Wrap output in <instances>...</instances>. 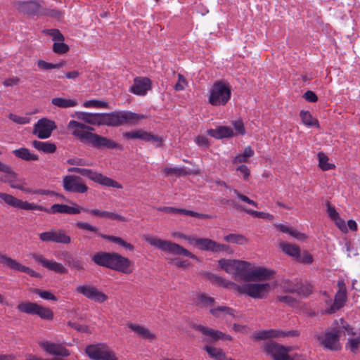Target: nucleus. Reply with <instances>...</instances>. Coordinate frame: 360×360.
I'll return each mask as SVG.
<instances>
[{"mask_svg":"<svg viewBox=\"0 0 360 360\" xmlns=\"http://www.w3.org/2000/svg\"><path fill=\"white\" fill-rule=\"evenodd\" d=\"M122 136L127 139H141L146 142H152L156 147L162 146L163 141L161 137L145 131L142 129L126 131L122 134Z\"/></svg>","mask_w":360,"mask_h":360,"instance_id":"obj_17","label":"nucleus"},{"mask_svg":"<svg viewBox=\"0 0 360 360\" xmlns=\"http://www.w3.org/2000/svg\"><path fill=\"white\" fill-rule=\"evenodd\" d=\"M13 155L21 160L25 161L38 160L39 156L36 154L32 153L27 148H20L13 150Z\"/></svg>","mask_w":360,"mask_h":360,"instance_id":"obj_35","label":"nucleus"},{"mask_svg":"<svg viewBox=\"0 0 360 360\" xmlns=\"http://www.w3.org/2000/svg\"><path fill=\"white\" fill-rule=\"evenodd\" d=\"M303 98L308 102L314 103L318 101V97L316 94L310 90L307 91L304 95Z\"/></svg>","mask_w":360,"mask_h":360,"instance_id":"obj_64","label":"nucleus"},{"mask_svg":"<svg viewBox=\"0 0 360 360\" xmlns=\"http://www.w3.org/2000/svg\"><path fill=\"white\" fill-rule=\"evenodd\" d=\"M70 48L68 44L63 41L54 42L53 45V51L57 54H64L69 51Z\"/></svg>","mask_w":360,"mask_h":360,"instance_id":"obj_54","label":"nucleus"},{"mask_svg":"<svg viewBox=\"0 0 360 360\" xmlns=\"http://www.w3.org/2000/svg\"><path fill=\"white\" fill-rule=\"evenodd\" d=\"M56 127L57 126L53 120L45 117L41 118L34 124L32 134L41 139H48Z\"/></svg>","mask_w":360,"mask_h":360,"instance_id":"obj_13","label":"nucleus"},{"mask_svg":"<svg viewBox=\"0 0 360 360\" xmlns=\"http://www.w3.org/2000/svg\"><path fill=\"white\" fill-rule=\"evenodd\" d=\"M39 347L47 354L53 356L68 357L70 352L61 343L43 341L39 343Z\"/></svg>","mask_w":360,"mask_h":360,"instance_id":"obj_20","label":"nucleus"},{"mask_svg":"<svg viewBox=\"0 0 360 360\" xmlns=\"http://www.w3.org/2000/svg\"><path fill=\"white\" fill-rule=\"evenodd\" d=\"M279 228V230L283 233H288L293 238L300 240H304L307 238V236L305 233H301L295 230L292 226H277Z\"/></svg>","mask_w":360,"mask_h":360,"instance_id":"obj_45","label":"nucleus"},{"mask_svg":"<svg viewBox=\"0 0 360 360\" xmlns=\"http://www.w3.org/2000/svg\"><path fill=\"white\" fill-rule=\"evenodd\" d=\"M151 89V81L148 77H137L134 80L130 91L136 95L144 96Z\"/></svg>","mask_w":360,"mask_h":360,"instance_id":"obj_25","label":"nucleus"},{"mask_svg":"<svg viewBox=\"0 0 360 360\" xmlns=\"http://www.w3.org/2000/svg\"><path fill=\"white\" fill-rule=\"evenodd\" d=\"M246 212L253 217L264 219L269 222L272 221L274 219V216L269 213L257 212L252 210H247Z\"/></svg>","mask_w":360,"mask_h":360,"instance_id":"obj_53","label":"nucleus"},{"mask_svg":"<svg viewBox=\"0 0 360 360\" xmlns=\"http://www.w3.org/2000/svg\"><path fill=\"white\" fill-rule=\"evenodd\" d=\"M78 174L83 176H86L101 185L120 189L122 188V186L117 181L89 169L79 167Z\"/></svg>","mask_w":360,"mask_h":360,"instance_id":"obj_11","label":"nucleus"},{"mask_svg":"<svg viewBox=\"0 0 360 360\" xmlns=\"http://www.w3.org/2000/svg\"><path fill=\"white\" fill-rule=\"evenodd\" d=\"M32 146L37 150L45 153H53L57 148L56 144L53 143L42 142L37 140L32 141Z\"/></svg>","mask_w":360,"mask_h":360,"instance_id":"obj_36","label":"nucleus"},{"mask_svg":"<svg viewBox=\"0 0 360 360\" xmlns=\"http://www.w3.org/2000/svg\"><path fill=\"white\" fill-rule=\"evenodd\" d=\"M87 212H89L91 216L96 217L98 218L110 219L112 220H116L117 222L127 221L125 217L114 212L101 211L96 209L87 210Z\"/></svg>","mask_w":360,"mask_h":360,"instance_id":"obj_30","label":"nucleus"},{"mask_svg":"<svg viewBox=\"0 0 360 360\" xmlns=\"http://www.w3.org/2000/svg\"><path fill=\"white\" fill-rule=\"evenodd\" d=\"M17 309L21 313L36 315L45 321H51L54 318V313L50 308L40 305L37 302H21L18 304Z\"/></svg>","mask_w":360,"mask_h":360,"instance_id":"obj_6","label":"nucleus"},{"mask_svg":"<svg viewBox=\"0 0 360 360\" xmlns=\"http://www.w3.org/2000/svg\"><path fill=\"white\" fill-rule=\"evenodd\" d=\"M40 239L45 242H56L68 244L70 242V238L60 231H49L40 234Z\"/></svg>","mask_w":360,"mask_h":360,"instance_id":"obj_26","label":"nucleus"},{"mask_svg":"<svg viewBox=\"0 0 360 360\" xmlns=\"http://www.w3.org/2000/svg\"><path fill=\"white\" fill-rule=\"evenodd\" d=\"M33 293L38 295L41 298L46 300L57 301V297L49 291L43 290L39 288L32 290Z\"/></svg>","mask_w":360,"mask_h":360,"instance_id":"obj_50","label":"nucleus"},{"mask_svg":"<svg viewBox=\"0 0 360 360\" xmlns=\"http://www.w3.org/2000/svg\"><path fill=\"white\" fill-rule=\"evenodd\" d=\"M340 328L347 335L354 336L356 334L354 328L345 321L344 319H340Z\"/></svg>","mask_w":360,"mask_h":360,"instance_id":"obj_51","label":"nucleus"},{"mask_svg":"<svg viewBox=\"0 0 360 360\" xmlns=\"http://www.w3.org/2000/svg\"><path fill=\"white\" fill-rule=\"evenodd\" d=\"M337 285L338 290L335 295L333 306L327 311L328 314L339 311L345 305L347 300V287L344 280H338Z\"/></svg>","mask_w":360,"mask_h":360,"instance_id":"obj_14","label":"nucleus"},{"mask_svg":"<svg viewBox=\"0 0 360 360\" xmlns=\"http://www.w3.org/2000/svg\"><path fill=\"white\" fill-rule=\"evenodd\" d=\"M300 116L302 122L305 125L309 127L319 126L318 120L314 119L309 111L301 110L300 112Z\"/></svg>","mask_w":360,"mask_h":360,"instance_id":"obj_46","label":"nucleus"},{"mask_svg":"<svg viewBox=\"0 0 360 360\" xmlns=\"http://www.w3.org/2000/svg\"><path fill=\"white\" fill-rule=\"evenodd\" d=\"M68 325L70 327L77 330L78 332L88 333V334L91 333V330L90 327L87 325H80L78 323L72 322V321H68Z\"/></svg>","mask_w":360,"mask_h":360,"instance_id":"obj_56","label":"nucleus"},{"mask_svg":"<svg viewBox=\"0 0 360 360\" xmlns=\"http://www.w3.org/2000/svg\"><path fill=\"white\" fill-rule=\"evenodd\" d=\"M85 353L92 360H118L115 353L104 343L86 346Z\"/></svg>","mask_w":360,"mask_h":360,"instance_id":"obj_8","label":"nucleus"},{"mask_svg":"<svg viewBox=\"0 0 360 360\" xmlns=\"http://www.w3.org/2000/svg\"><path fill=\"white\" fill-rule=\"evenodd\" d=\"M224 240L228 243H238L240 245L245 244L248 242V239L243 235L231 233L226 235Z\"/></svg>","mask_w":360,"mask_h":360,"instance_id":"obj_49","label":"nucleus"},{"mask_svg":"<svg viewBox=\"0 0 360 360\" xmlns=\"http://www.w3.org/2000/svg\"><path fill=\"white\" fill-rule=\"evenodd\" d=\"M283 288L285 289V290L288 292H295L298 295H302L304 297H307L309 295H311L314 290L312 285L309 283L300 284L298 285L293 286L292 288H288L284 285Z\"/></svg>","mask_w":360,"mask_h":360,"instance_id":"obj_34","label":"nucleus"},{"mask_svg":"<svg viewBox=\"0 0 360 360\" xmlns=\"http://www.w3.org/2000/svg\"><path fill=\"white\" fill-rule=\"evenodd\" d=\"M204 349L212 358L216 360H226V354L220 348L205 345Z\"/></svg>","mask_w":360,"mask_h":360,"instance_id":"obj_42","label":"nucleus"},{"mask_svg":"<svg viewBox=\"0 0 360 360\" xmlns=\"http://www.w3.org/2000/svg\"><path fill=\"white\" fill-rule=\"evenodd\" d=\"M76 291L86 298L98 303H103L108 299L107 295L91 285H79L76 288Z\"/></svg>","mask_w":360,"mask_h":360,"instance_id":"obj_15","label":"nucleus"},{"mask_svg":"<svg viewBox=\"0 0 360 360\" xmlns=\"http://www.w3.org/2000/svg\"><path fill=\"white\" fill-rule=\"evenodd\" d=\"M143 238L152 246L167 254L174 255H183L191 258H195V256L186 249L171 241L162 240L150 235H145L143 236Z\"/></svg>","mask_w":360,"mask_h":360,"instance_id":"obj_5","label":"nucleus"},{"mask_svg":"<svg viewBox=\"0 0 360 360\" xmlns=\"http://www.w3.org/2000/svg\"><path fill=\"white\" fill-rule=\"evenodd\" d=\"M210 313L216 318H219L222 314H229L235 316V310L226 306H220L217 308H212L210 310Z\"/></svg>","mask_w":360,"mask_h":360,"instance_id":"obj_43","label":"nucleus"},{"mask_svg":"<svg viewBox=\"0 0 360 360\" xmlns=\"http://www.w3.org/2000/svg\"><path fill=\"white\" fill-rule=\"evenodd\" d=\"M264 350L272 356L274 360H294L288 355L292 350L291 347H285L276 342H269L265 345Z\"/></svg>","mask_w":360,"mask_h":360,"instance_id":"obj_18","label":"nucleus"},{"mask_svg":"<svg viewBox=\"0 0 360 360\" xmlns=\"http://www.w3.org/2000/svg\"><path fill=\"white\" fill-rule=\"evenodd\" d=\"M68 266L75 269L81 271L84 270V265L82 264L80 261L72 259L70 260L69 258L66 260Z\"/></svg>","mask_w":360,"mask_h":360,"instance_id":"obj_63","label":"nucleus"},{"mask_svg":"<svg viewBox=\"0 0 360 360\" xmlns=\"http://www.w3.org/2000/svg\"><path fill=\"white\" fill-rule=\"evenodd\" d=\"M79 120L92 125H106L119 127L122 125H135L144 115L131 111H114L109 113H89L80 112L77 114Z\"/></svg>","mask_w":360,"mask_h":360,"instance_id":"obj_1","label":"nucleus"},{"mask_svg":"<svg viewBox=\"0 0 360 360\" xmlns=\"http://www.w3.org/2000/svg\"><path fill=\"white\" fill-rule=\"evenodd\" d=\"M233 125L238 134L244 135L245 134L244 124L242 120L235 121Z\"/></svg>","mask_w":360,"mask_h":360,"instance_id":"obj_62","label":"nucleus"},{"mask_svg":"<svg viewBox=\"0 0 360 360\" xmlns=\"http://www.w3.org/2000/svg\"><path fill=\"white\" fill-rule=\"evenodd\" d=\"M215 300L213 297L207 296L205 293H198L195 299V304L200 307H209L214 306Z\"/></svg>","mask_w":360,"mask_h":360,"instance_id":"obj_37","label":"nucleus"},{"mask_svg":"<svg viewBox=\"0 0 360 360\" xmlns=\"http://www.w3.org/2000/svg\"><path fill=\"white\" fill-rule=\"evenodd\" d=\"M280 248L284 253L292 257L295 259L298 256V253H300V250L297 245L288 243H281Z\"/></svg>","mask_w":360,"mask_h":360,"instance_id":"obj_39","label":"nucleus"},{"mask_svg":"<svg viewBox=\"0 0 360 360\" xmlns=\"http://www.w3.org/2000/svg\"><path fill=\"white\" fill-rule=\"evenodd\" d=\"M158 210L161 211V212H164L167 214H180L188 215V216L199 218V219H205V218L210 217V216L207 214H200V213L195 212L193 211L187 210L185 209H179V208H175V207H160L158 208Z\"/></svg>","mask_w":360,"mask_h":360,"instance_id":"obj_28","label":"nucleus"},{"mask_svg":"<svg viewBox=\"0 0 360 360\" xmlns=\"http://www.w3.org/2000/svg\"><path fill=\"white\" fill-rule=\"evenodd\" d=\"M83 105L85 108H107L108 107V103L103 101L99 100H89L86 101L84 103Z\"/></svg>","mask_w":360,"mask_h":360,"instance_id":"obj_52","label":"nucleus"},{"mask_svg":"<svg viewBox=\"0 0 360 360\" xmlns=\"http://www.w3.org/2000/svg\"><path fill=\"white\" fill-rule=\"evenodd\" d=\"M316 337L324 347L330 350L338 351L341 349L339 342L340 330H338L336 328H333L332 330H327L324 333L317 335Z\"/></svg>","mask_w":360,"mask_h":360,"instance_id":"obj_10","label":"nucleus"},{"mask_svg":"<svg viewBox=\"0 0 360 360\" xmlns=\"http://www.w3.org/2000/svg\"><path fill=\"white\" fill-rule=\"evenodd\" d=\"M192 328L200 332L205 337L204 340L206 342H216L219 340H233L231 335L200 324H194Z\"/></svg>","mask_w":360,"mask_h":360,"instance_id":"obj_12","label":"nucleus"},{"mask_svg":"<svg viewBox=\"0 0 360 360\" xmlns=\"http://www.w3.org/2000/svg\"><path fill=\"white\" fill-rule=\"evenodd\" d=\"M8 117L11 120L18 124H25L30 122V117L18 116L13 113H10Z\"/></svg>","mask_w":360,"mask_h":360,"instance_id":"obj_58","label":"nucleus"},{"mask_svg":"<svg viewBox=\"0 0 360 360\" xmlns=\"http://www.w3.org/2000/svg\"><path fill=\"white\" fill-rule=\"evenodd\" d=\"M218 262L221 269L233 274L236 279L239 278L245 281L269 279L274 274L264 267H251L249 262L244 261L221 259Z\"/></svg>","mask_w":360,"mask_h":360,"instance_id":"obj_2","label":"nucleus"},{"mask_svg":"<svg viewBox=\"0 0 360 360\" xmlns=\"http://www.w3.org/2000/svg\"><path fill=\"white\" fill-rule=\"evenodd\" d=\"M0 198L2 200H4L5 203L14 208L25 210H43L42 207L39 205H37L34 203H30L27 201H22L21 200L18 199L17 198L14 197L12 195L7 194L5 193H0Z\"/></svg>","mask_w":360,"mask_h":360,"instance_id":"obj_19","label":"nucleus"},{"mask_svg":"<svg viewBox=\"0 0 360 360\" xmlns=\"http://www.w3.org/2000/svg\"><path fill=\"white\" fill-rule=\"evenodd\" d=\"M67 129L74 137L77 138L81 142L88 143L94 148L98 149H115L121 148L120 145L115 141L105 136L92 133L91 131L94 130L92 127L77 121L70 120L67 125Z\"/></svg>","mask_w":360,"mask_h":360,"instance_id":"obj_3","label":"nucleus"},{"mask_svg":"<svg viewBox=\"0 0 360 360\" xmlns=\"http://www.w3.org/2000/svg\"><path fill=\"white\" fill-rule=\"evenodd\" d=\"M13 4L20 13L23 14L28 15H35L41 14V5L35 1H15L13 3Z\"/></svg>","mask_w":360,"mask_h":360,"instance_id":"obj_21","label":"nucleus"},{"mask_svg":"<svg viewBox=\"0 0 360 360\" xmlns=\"http://www.w3.org/2000/svg\"><path fill=\"white\" fill-rule=\"evenodd\" d=\"M318 159L319 166L323 171H328L335 167L333 164L328 162V157L322 152L318 153Z\"/></svg>","mask_w":360,"mask_h":360,"instance_id":"obj_48","label":"nucleus"},{"mask_svg":"<svg viewBox=\"0 0 360 360\" xmlns=\"http://www.w3.org/2000/svg\"><path fill=\"white\" fill-rule=\"evenodd\" d=\"M327 213L329 217L335 222V225H345V221L340 217L335 207L329 202L327 203Z\"/></svg>","mask_w":360,"mask_h":360,"instance_id":"obj_44","label":"nucleus"},{"mask_svg":"<svg viewBox=\"0 0 360 360\" xmlns=\"http://www.w3.org/2000/svg\"><path fill=\"white\" fill-rule=\"evenodd\" d=\"M0 264L6 265L14 271L26 273L33 277H39L40 276L39 273L34 271L30 268L21 264L16 260L1 253H0Z\"/></svg>","mask_w":360,"mask_h":360,"instance_id":"obj_22","label":"nucleus"},{"mask_svg":"<svg viewBox=\"0 0 360 360\" xmlns=\"http://www.w3.org/2000/svg\"><path fill=\"white\" fill-rule=\"evenodd\" d=\"M2 172L6 174L4 177L0 178V181L3 183L11 184L13 182L17 181L18 174L13 169L10 165H6Z\"/></svg>","mask_w":360,"mask_h":360,"instance_id":"obj_40","label":"nucleus"},{"mask_svg":"<svg viewBox=\"0 0 360 360\" xmlns=\"http://www.w3.org/2000/svg\"><path fill=\"white\" fill-rule=\"evenodd\" d=\"M196 245L201 250H212L213 252L224 251L226 249V246L217 243L210 239L199 238L195 241Z\"/></svg>","mask_w":360,"mask_h":360,"instance_id":"obj_27","label":"nucleus"},{"mask_svg":"<svg viewBox=\"0 0 360 360\" xmlns=\"http://www.w3.org/2000/svg\"><path fill=\"white\" fill-rule=\"evenodd\" d=\"M63 186L66 191L77 193H84L89 189L82 179L75 175L65 176L63 179Z\"/></svg>","mask_w":360,"mask_h":360,"instance_id":"obj_16","label":"nucleus"},{"mask_svg":"<svg viewBox=\"0 0 360 360\" xmlns=\"http://www.w3.org/2000/svg\"><path fill=\"white\" fill-rule=\"evenodd\" d=\"M295 260L304 264H311L313 257L311 255L307 252H304L302 254L300 252L298 253V256L296 257Z\"/></svg>","mask_w":360,"mask_h":360,"instance_id":"obj_60","label":"nucleus"},{"mask_svg":"<svg viewBox=\"0 0 360 360\" xmlns=\"http://www.w3.org/2000/svg\"><path fill=\"white\" fill-rule=\"evenodd\" d=\"M51 103L61 108H68L75 107L77 101L75 99H67L60 97H56L51 99Z\"/></svg>","mask_w":360,"mask_h":360,"instance_id":"obj_38","label":"nucleus"},{"mask_svg":"<svg viewBox=\"0 0 360 360\" xmlns=\"http://www.w3.org/2000/svg\"><path fill=\"white\" fill-rule=\"evenodd\" d=\"M128 328L136 333L139 337L147 339V340H154L156 338V336L150 333V331L146 328V327L133 323H129L127 324Z\"/></svg>","mask_w":360,"mask_h":360,"instance_id":"obj_32","label":"nucleus"},{"mask_svg":"<svg viewBox=\"0 0 360 360\" xmlns=\"http://www.w3.org/2000/svg\"><path fill=\"white\" fill-rule=\"evenodd\" d=\"M108 238L111 241L115 242V243H117V244L124 247L125 248H127V249H128L129 250H133L134 248V246L131 244L125 242L121 238L115 237V236H109Z\"/></svg>","mask_w":360,"mask_h":360,"instance_id":"obj_61","label":"nucleus"},{"mask_svg":"<svg viewBox=\"0 0 360 360\" xmlns=\"http://www.w3.org/2000/svg\"><path fill=\"white\" fill-rule=\"evenodd\" d=\"M254 154L255 153L251 147L248 146L245 148L242 154L238 155L233 158V162L234 164L247 162L248 158L252 157Z\"/></svg>","mask_w":360,"mask_h":360,"instance_id":"obj_47","label":"nucleus"},{"mask_svg":"<svg viewBox=\"0 0 360 360\" xmlns=\"http://www.w3.org/2000/svg\"><path fill=\"white\" fill-rule=\"evenodd\" d=\"M229 86L221 81L215 82L210 92L209 102L214 106L225 105L231 98Z\"/></svg>","mask_w":360,"mask_h":360,"instance_id":"obj_7","label":"nucleus"},{"mask_svg":"<svg viewBox=\"0 0 360 360\" xmlns=\"http://www.w3.org/2000/svg\"><path fill=\"white\" fill-rule=\"evenodd\" d=\"M41 15H45L48 16H51L52 18H56V19H60L63 16V13L56 9H48V8H43L41 9Z\"/></svg>","mask_w":360,"mask_h":360,"instance_id":"obj_59","label":"nucleus"},{"mask_svg":"<svg viewBox=\"0 0 360 360\" xmlns=\"http://www.w3.org/2000/svg\"><path fill=\"white\" fill-rule=\"evenodd\" d=\"M296 335V331L285 332L281 330L270 329L262 330L254 334V338L257 340H266L269 338H279L285 336H293Z\"/></svg>","mask_w":360,"mask_h":360,"instance_id":"obj_24","label":"nucleus"},{"mask_svg":"<svg viewBox=\"0 0 360 360\" xmlns=\"http://www.w3.org/2000/svg\"><path fill=\"white\" fill-rule=\"evenodd\" d=\"M208 279L214 284L227 289L237 291L238 285L233 282L227 281L222 277L214 274H209Z\"/></svg>","mask_w":360,"mask_h":360,"instance_id":"obj_33","label":"nucleus"},{"mask_svg":"<svg viewBox=\"0 0 360 360\" xmlns=\"http://www.w3.org/2000/svg\"><path fill=\"white\" fill-rule=\"evenodd\" d=\"M44 32L49 36L52 37L53 40L55 41V42L63 41L65 39L63 35L57 29L46 30Z\"/></svg>","mask_w":360,"mask_h":360,"instance_id":"obj_57","label":"nucleus"},{"mask_svg":"<svg viewBox=\"0 0 360 360\" xmlns=\"http://www.w3.org/2000/svg\"><path fill=\"white\" fill-rule=\"evenodd\" d=\"M204 349L212 358L216 360H226V354L220 348L205 345Z\"/></svg>","mask_w":360,"mask_h":360,"instance_id":"obj_41","label":"nucleus"},{"mask_svg":"<svg viewBox=\"0 0 360 360\" xmlns=\"http://www.w3.org/2000/svg\"><path fill=\"white\" fill-rule=\"evenodd\" d=\"M92 260L98 266L107 267L122 274H130L134 271L133 262L127 257L117 253L97 252L93 256Z\"/></svg>","mask_w":360,"mask_h":360,"instance_id":"obj_4","label":"nucleus"},{"mask_svg":"<svg viewBox=\"0 0 360 360\" xmlns=\"http://www.w3.org/2000/svg\"><path fill=\"white\" fill-rule=\"evenodd\" d=\"M68 205L63 204H54L49 210H46L49 213H61L68 214Z\"/></svg>","mask_w":360,"mask_h":360,"instance_id":"obj_55","label":"nucleus"},{"mask_svg":"<svg viewBox=\"0 0 360 360\" xmlns=\"http://www.w3.org/2000/svg\"><path fill=\"white\" fill-rule=\"evenodd\" d=\"M270 290L269 283H249L238 285L237 291L239 294H245L256 299L264 298Z\"/></svg>","mask_w":360,"mask_h":360,"instance_id":"obj_9","label":"nucleus"},{"mask_svg":"<svg viewBox=\"0 0 360 360\" xmlns=\"http://www.w3.org/2000/svg\"><path fill=\"white\" fill-rule=\"evenodd\" d=\"M162 172L166 176L174 175L176 176H184L190 174H199L200 169L187 170L186 167H166L163 169Z\"/></svg>","mask_w":360,"mask_h":360,"instance_id":"obj_31","label":"nucleus"},{"mask_svg":"<svg viewBox=\"0 0 360 360\" xmlns=\"http://www.w3.org/2000/svg\"><path fill=\"white\" fill-rule=\"evenodd\" d=\"M30 256L38 263L49 270L53 271L56 273L65 274L68 273V269L60 263L55 261H49L45 259L39 253H32Z\"/></svg>","mask_w":360,"mask_h":360,"instance_id":"obj_23","label":"nucleus"},{"mask_svg":"<svg viewBox=\"0 0 360 360\" xmlns=\"http://www.w3.org/2000/svg\"><path fill=\"white\" fill-rule=\"evenodd\" d=\"M207 134L217 139L231 138L234 136L233 130L230 127L225 126H219L214 129H210L207 131Z\"/></svg>","mask_w":360,"mask_h":360,"instance_id":"obj_29","label":"nucleus"}]
</instances>
